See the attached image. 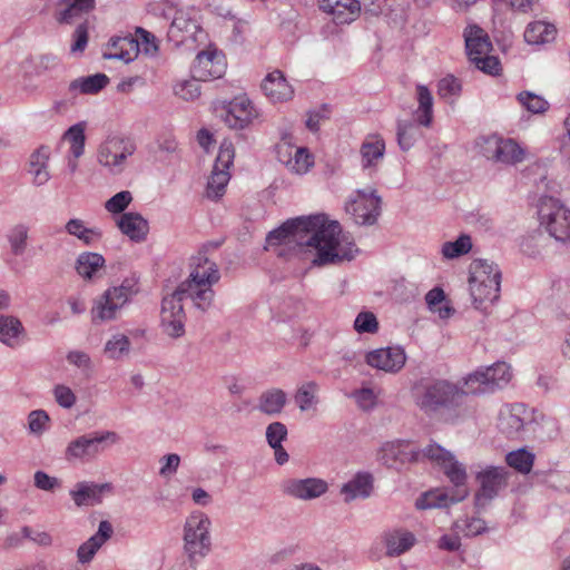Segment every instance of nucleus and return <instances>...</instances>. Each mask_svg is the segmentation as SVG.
<instances>
[{"instance_id": "f257e3e1", "label": "nucleus", "mask_w": 570, "mask_h": 570, "mask_svg": "<svg viewBox=\"0 0 570 570\" xmlns=\"http://www.w3.org/2000/svg\"><path fill=\"white\" fill-rule=\"evenodd\" d=\"M291 243L314 247L313 264L316 266L351 261L357 252L355 244L342 235L338 222L326 223L323 215L288 219L266 237V248Z\"/></svg>"}, {"instance_id": "f03ea898", "label": "nucleus", "mask_w": 570, "mask_h": 570, "mask_svg": "<svg viewBox=\"0 0 570 570\" xmlns=\"http://www.w3.org/2000/svg\"><path fill=\"white\" fill-rule=\"evenodd\" d=\"M219 243H208L191 257L189 276L181 282L170 294L183 304L190 299L194 307L206 312L213 304L215 292L213 286L219 281L220 274L215 262L209 259L207 253L210 248H218Z\"/></svg>"}, {"instance_id": "7ed1b4c3", "label": "nucleus", "mask_w": 570, "mask_h": 570, "mask_svg": "<svg viewBox=\"0 0 570 570\" xmlns=\"http://www.w3.org/2000/svg\"><path fill=\"white\" fill-rule=\"evenodd\" d=\"M448 380H431L422 382L415 389V404L428 416H453L464 409L469 394Z\"/></svg>"}, {"instance_id": "20e7f679", "label": "nucleus", "mask_w": 570, "mask_h": 570, "mask_svg": "<svg viewBox=\"0 0 570 570\" xmlns=\"http://www.w3.org/2000/svg\"><path fill=\"white\" fill-rule=\"evenodd\" d=\"M139 292L136 276L125 278L119 286L105 291L94 302L91 318L94 323H101L117 318L119 311Z\"/></svg>"}, {"instance_id": "39448f33", "label": "nucleus", "mask_w": 570, "mask_h": 570, "mask_svg": "<svg viewBox=\"0 0 570 570\" xmlns=\"http://www.w3.org/2000/svg\"><path fill=\"white\" fill-rule=\"evenodd\" d=\"M212 521L202 511L193 512L184 524V551L191 564L198 563L212 551Z\"/></svg>"}, {"instance_id": "423d86ee", "label": "nucleus", "mask_w": 570, "mask_h": 570, "mask_svg": "<svg viewBox=\"0 0 570 570\" xmlns=\"http://www.w3.org/2000/svg\"><path fill=\"white\" fill-rule=\"evenodd\" d=\"M501 272L498 265L485 259L474 261L471 265L470 293L474 303L480 305L499 299Z\"/></svg>"}, {"instance_id": "0eeeda50", "label": "nucleus", "mask_w": 570, "mask_h": 570, "mask_svg": "<svg viewBox=\"0 0 570 570\" xmlns=\"http://www.w3.org/2000/svg\"><path fill=\"white\" fill-rule=\"evenodd\" d=\"M423 456L439 465L449 481L453 484V501H463L469 495L465 466L455 460L454 455L436 443H431L422 450Z\"/></svg>"}, {"instance_id": "6e6552de", "label": "nucleus", "mask_w": 570, "mask_h": 570, "mask_svg": "<svg viewBox=\"0 0 570 570\" xmlns=\"http://www.w3.org/2000/svg\"><path fill=\"white\" fill-rule=\"evenodd\" d=\"M540 226L556 240L566 243L570 240V209L559 199L546 196L539 204Z\"/></svg>"}, {"instance_id": "1a4fd4ad", "label": "nucleus", "mask_w": 570, "mask_h": 570, "mask_svg": "<svg viewBox=\"0 0 570 570\" xmlns=\"http://www.w3.org/2000/svg\"><path fill=\"white\" fill-rule=\"evenodd\" d=\"M119 435L114 431L91 432L69 442L65 451L67 461L90 462L101 454L108 445L118 443Z\"/></svg>"}, {"instance_id": "9d476101", "label": "nucleus", "mask_w": 570, "mask_h": 570, "mask_svg": "<svg viewBox=\"0 0 570 570\" xmlns=\"http://www.w3.org/2000/svg\"><path fill=\"white\" fill-rule=\"evenodd\" d=\"M511 377L510 365L505 362H497L492 366L469 374L464 384L469 387L470 393L481 394L504 387L511 381Z\"/></svg>"}, {"instance_id": "9b49d317", "label": "nucleus", "mask_w": 570, "mask_h": 570, "mask_svg": "<svg viewBox=\"0 0 570 570\" xmlns=\"http://www.w3.org/2000/svg\"><path fill=\"white\" fill-rule=\"evenodd\" d=\"M136 145L131 139L118 136L108 137L98 148V163L111 174H121L127 165V159L134 155Z\"/></svg>"}, {"instance_id": "f8f14e48", "label": "nucleus", "mask_w": 570, "mask_h": 570, "mask_svg": "<svg viewBox=\"0 0 570 570\" xmlns=\"http://www.w3.org/2000/svg\"><path fill=\"white\" fill-rule=\"evenodd\" d=\"M479 146L487 159L503 165H515L525 156L524 149L515 140L499 135L482 137Z\"/></svg>"}, {"instance_id": "ddd939ff", "label": "nucleus", "mask_w": 570, "mask_h": 570, "mask_svg": "<svg viewBox=\"0 0 570 570\" xmlns=\"http://www.w3.org/2000/svg\"><path fill=\"white\" fill-rule=\"evenodd\" d=\"M169 14L173 12V20L167 31L168 40L176 46L187 41H198V35L203 32L198 12L194 8L176 9L168 7Z\"/></svg>"}, {"instance_id": "4468645a", "label": "nucleus", "mask_w": 570, "mask_h": 570, "mask_svg": "<svg viewBox=\"0 0 570 570\" xmlns=\"http://www.w3.org/2000/svg\"><path fill=\"white\" fill-rule=\"evenodd\" d=\"M510 472L504 466H488L476 474L480 489L474 497L478 509L484 508L499 492L508 485Z\"/></svg>"}, {"instance_id": "2eb2a0df", "label": "nucleus", "mask_w": 570, "mask_h": 570, "mask_svg": "<svg viewBox=\"0 0 570 570\" xmlns=\"http://www.w3.org/2000/svg\"><path fill=\"white\" fill-rule=\"evenodd\" d=\"M422 458H424L422 450L415 449L407 441L387 442L377 452V461L395 470H400L406 463L417 462Z\"/></svg>"}, {"instance_id": "dca6fc26", "label": "nucleus", "mask_w": 570, "mask_h": 570, "mask_svg": "<svg viewBox=\"0 0 570 570\" xmlns=\"http://www.w3.org/2000/svg\"><path fill=\"white\" fill-rule=\"evenodd\" d=\"M346 213L358 225H373L381 213V198L375 190H357L356 196L346 205Z\"/></svg>"}, {"instance_id": "f3484780", "label": "nucleus", "mask_w": 570, "mask_h": 570, "mask_svg": "<svg viewBox=\"0 0 570 570\" xmlns=\"http://www.w3.org/2000/svg\"><path fill=\"white\" fill-rule=\"evenodd\" d=\"M259 116L258 110L245 95L237 96L225 107L224 122L232 129H244Z\"/></svg>"}, {"instance_id": "a211bd4d", "label": "nucleus", "mask_w": 570, "mask_h": 570, "mask_svg": "<svg viewBox=\"0 0 570 570\" xmlns=\"http://www.w3.org/2000/svg\"><path fill=\"white\" fill-rule=\"evenodd\" d=\"M185 322L184 305L170 295L165 296L161 302L160 312L163 332L173 338L181 337L185 334Z\"/></svg>"}, {"instance_id": "6ab92c4d", "label": "nucleus", "mask_w": 570, "mask_h": 570, "mask_svg": "<svg viewBox=\"0 0 570 570\" xmlns=\"http://www.w3.org/2000/svg\"><path fill=\"white\" fill-rule=\"evenodd\" d=\"M226 70L224 55L217 50L199 52L191 66V76L202 81L220 78Z\"/></svg>"}, {"instance_id": "aec40b11", "label": "nucleus", "mask_w": 570, "mask_h": 570, "mask_svg": "<svg viewBox=\"0 0 570 570\" xmlns=\"http://www.w3.org/2000/svg\"><path fill=\"white\" fill-rule=\"evenodd\" d=\"M529 420L528 407L523 403L505 404L499 412L498 428L507 438L517 439Z\"/></svg>"}, {"instance_id": "412c9836", "label": "nucleus", "mask_w": 570, "mask_h": 570, "mask_svg": "<svg viewBox=\"0 0 570 570\" xmlns=\"http://www.w3.org/2000/svg\"><path fill=\"white\" fill-rule=\"evenodd\" d=\"M284 494L298 500H313L326 493V481L318 478L287 479L281 484Z\"/></svg>"}, {"instance_id": "4be33fe9", "label": "nucleus", "mask_w": 570, "mask_h": 570, "mask_svg": "<svg viewBox=\"0 0 570 570\" xmlns=\"http://www.w3.org/2000/svg\"><path fill=\"white\" fill-rule=\"evenodd\" d=\"M405 353L401 347H385L371 351L366 354V363L384 372H399L405 364Z\"/></svg>"}, {"instance_id": "5701e85b", "label": "nucleus", "mask_w": 570, "mask_h": 570, "mask_svg": "<svg viewBox=\"0 0 570 570\" xmlns=\"http://www.w3.org/2000/svg\"><path fill=\"white\" fill-rule=\"evenodd\" d=\"M381 541L385 547L386 556L394 558L411 550L416 542V538L406 529L392 528L381 534Z\"/></svg>"}, {"instance_id": "b1692460", "label": "nucleus", "mask_w": 570, "mask_h": 570, "mask_svg": "<svg viewBox=\"0 0 570 570\" xmlns=\"http://www.w3.org/2000/svg\"><path fill=\"white\" fill-rule=\"evenodd\" d=\"M261 88L272 102H284L293 98L294 89L286 80L284 73L276 69L266 75Z\"/></svg>"}, {"instance_id": "393cba45", "label": "nucleus", "mask_w": 570, "mask_h": 570, "mask_svg": "<svg viewBox=\"0 0 570 570\" xmlns=\"http://www.w3.org/2000/svg\"><path fill=\"white\" fill-rule=\"evenodd\" d=\"M112 489V484L108 482L97 484L82 481L78 482L75 489L70 491V497L77 507L95 505L101 502L105 493H111Z\"/></svg>"}, {"instance_id": "a878e982", "label": "nucleus", "mask_w": 570, "mask_h": 570, "mask_svg": "<svg viewBox=\"0 0 570 570\" xmlns=\"http://www.w3.org/2000/svg\"><path fill=\"white\" fill-rule=\"evenodd\" d=\"M139 53V42L131 35L114 37L104 51L105 59H117L126 63L135 60Z\"/></svg>"}, {"instance_id": "bb28decb", "label": "nucleus", "mask_w": 570, "mask_h": 570, "mask_svg": "<svg viewBox=\"0 0 570 570\" xmlns=\"http://www.w3.org/2000/svg\"><path fill=\"white\" fill-rule=\"evenodd\" d=\"M320 8L333 17L335 24L351 23L361 10L357 0H320Z\"/></svg>"}, {"instance_id": "cd10ccee", "label": "nucleus", "mask_w": 570, "mask_h": 570, "mask_svg": "<svg viewBox=\"0 0 570 570\" xmlns=\"http://www.w3.org/2000/svg\"><path fill=\"white\" fill-rule=\"evenodd\" d=\"M112 533L111 523L107 520L100 521L98 531L78 548V561L82 564L89 563L97 551L111 538Z\"/></svg>"}, {"instance_id": "c85d7f7f", "label": "nucleus", "mask_w": 570, "mask_h": 570, "mask_svg": "<svg viewBox=\"0 0 570 570\" xmlns=\"http://www.w3.org/2000/svg\"><path fill=\"white\" fill-rule=\"evenodd\" d=\"M360 154L363 169L376 168L384 158V139L377 134L367 135L361 145Z\"/></svg>"}, {"instance_id": "c756f323", "label": "nucleus", "mask_w": 570, "mask_h": 570, "mask_svg": "<svg viewBox=\"0 0 570 570\" xmlns=\"http://www.w3.org/2000/svg\"><path fill=\"white\" fill-rule=\"evenodd\" d=\"M465 49L470 60L487 56L492 50L488 33L479 26H469L464 30Z\"/></svg>"}, {"instance_id": "7c9ffc66", "label": "nucleus", "mask_w": 570, "mask_h": 570, "mask_svg": "<svg viewBox=\"0 0 570 570\" xmlns=\"http://www.w3.org/2000/svg\"><path fill=\"white\" fill-rule=\"evenodd\" d=\"M118 227L134 242H142L149 232L148 222L138 213H125L118 220Z\"/></svg>"}, {"instance_id": "2f4dec72", "label": "nucleus", "mask_w": 570, "mask_h": 570, "mask_svg": "<svg viewBox=\"0 0 570 570\" xmlns=\"http://www.w3.org/2000/svg\"><path fill=\"white\" fill-rule=\"evenodd\" d=\"M415 98L417 108L414 111L415 122L423 127H431L433 122V96L424 85H416Z\"/></svg>"}, {"instance_id": "473e14b6", "label": "nucleus", "mask_w": 570, "mask_h": 570, "mask_svg": "<svg viewBox=\"0 0 570 570\" xmlns=\"http://www.w3.org/2000/svg\"><path fill=\"white\" fill-rule=\"evenodd\" d=\"M287 403V394L277 387L268 389L261 393L257 401V410L266 415H278Z\"/></svg>"}, {"instance_id": "72a5a7b5", "label": "nucleus", "mask_w": 570, "mask_h": 570, "mask_svg": "<svg viewBox=\"0 0 570 570\" xmlns=\"http://www.w3.org/2000/svg\"><path fill=\"white\" fill-rule=\"evenodd\" d=\"M373 487V478L370 473H357L352 480L343 484L341 493L345 495V502L356 498H367Z\"/></svg>"}, {"instance_id": "f704fd0d", "label": "nucleus", "mask_w": 570, "mask_h": 570, "mask_svg": "<svg viewBox=\"0 0 570 570\" xmlns=\"http://www.w3.org/2000/svg\"><path fill=\"white\" fill-rule=\"evenodd\" d=\"M105 266V258L101 254L85 252L76 261V271L85 279L95 278Z\"/></svg>"}, {"instance_id": "c9c22d12", "label": "nucleus", "mask_w": 570, "mask_h": 570, "mask_svg": "<svg viewBox=\"0 0 570 570\" xmlns=\"http://www.w3.org/2000/svg\"><path fill=\"white\" fill-rule=\"evenodd\" d=\"M108 82L109 78L105 73H96L72 80L68 89L71 94L95 95L102 90Z\"/></svg>"}, {"instance_id": "e433bc0d", "label": "nucleus", "mask_w": 570, "mask_h": 570, "mask_svg": "<svg viewBox=\"0 0 570 570\" xmlns=\"http://www.w3.org/2000/svg\"><path fill=\"white\" fill-rule=\"evenodd\" d=\"M557 29L552 23L534 21L528 24L524 31V40L531 45H543L554 40Z\"/></svg>"}, {"instance_id": "4c0bfd02", "label": "nucleus", "mask_w": 570, "mask_h": 570, "mask_svg": "<svg viewBox=\"0 0 570 570\" xmlns=\"http://www.w3.org/2000/svg\"><path fill=\"white\" fill-rule=\"evenodd\" d=\"M453 501V492L443 489H434L425 492L421 498L416 500L417 509H434V508H448L451 504L458 503Z\"/></svg>"}, {"instance_id": "58836bf2", "label": "nucleus", "mask_w": 570, "mask_h": 570, "mask_svg": "<svg viewBox=\"0 0 570 570\" xmlns=\"http://www.w3.org/2000/svg\"><path fill=\"white\" fill-rule=\"evenodd\" d=\"M6 237L9 243L11 254L14 256H21L28 247L29 227L23 223L16 224L8 230Z\"/></svg>"}, {"instance_id": "ea45409f", "label": "nucleus", "mask_w": 570, "mask_h": 570, "mask_svg": "<svg viewBox=\"0 0 570 570\" xmlns=\"http://www.w3.org/2000/svg\"><path fill=\"white\" fill-rule=\"evenodd\" d=\"M65 230L69 235L77 237L85 245H91L101 237L99 229L87 227L83 220L79 218L69 219L65 225Z\"/></svg>"}, {"instance_id": "a19ab883", "label": "nucleus", "mask_w": 570, "mask_h": 570, "mask_svg": "<svg viewBox=\"0 0 570 570\" xmlns=\"http://www.w3.org/2000/svg\"><path fill=\"white\" fill-rule=\"evenodd\" d=\"M23 327L14 316L0 314V341L8 346H13Z\"/></svg>"}, {"instance_id": "79ce46f5", "label": "nucleus", "mask_w": 570, "mask_h": 570, "mask_svg": "<svg viewBox=\"0 0 570 570\" xmlns=\"http://www.w3.org/2000/svg\"><path fill=\"white\" fill-rule=\"evenodd\" d=\"M86 122L80 121L72 125L63 135V138L70 142V154L75 158H79L85 151Z\"/></svg>"}, {"instance_id": "37998d69", "label": "nucleus", "mask_w": 570, "mask_h": 570, "mask_svg": "<svg viewBox=\"0 0 570 570\" xmlns=\"http://www.w3.org/2000/svg\"><path fill=\"white\" fill-rule=\"evenodd\" d=\"M318 384L315 381H308L298 386L294 400L301 411H308L317 403Z\"/></svg>"}, {"instance_id": "c03bdc74", "label": "nucleus", "mask_w": 570, "mask_h": 570, "mask_svg": "<svg viewBox=\"0 0 570 570\" xmlns=\"http://www.w3.org/2000/svg\"><path fill=\"white\" fill-rule=\"evenodd\" d=\"M505 462L510 468H513L522 474H528L534 462V454L525 449L511 451L505 455Z\"/></svg>"}, {"instance_id": "a18cd8bd", "label": "nucleus", "mask_w": 570, "mask_h": 570, "mask_svg": "<svg viewBox=\"0 0 570 570\" xmlns=\"http://www.w3.org/2000/svg\"><path fill=\"white\" fill-rule=\"evenodd\" d=\"M229 179L230 174L228 170L214 167L207 184V196L210 198H218L223 196Z\"/></svg>"}, {"instance_id": "49530a36", "label": "nucleus", "mask_w": 570, "mask_h": 570, "mask_svg": "<svg viewBox=\"0 0 570 570\" xmlns=\"http://www.w3.org/2000/svg\"><path fill=\"white\" fill-rule=\"evenodd\" d=\"M313 156L305 147H296L293 160H287V168L295 174H305L313 166Z\"/></svg>"}, {"instance_id": "de8ad7c7", "label": "nucleus", "mask_w": 570, "mask_h": 570, "mask_svg": "<svg viewBox=\"0 0 570 570\" xmlns=\"http://www.w3.org/2000/svg\"><path fill=\"white\" fill-rule=\"evenodd\" d=\"M130 341L124 334L114 335L105 345V353L108 357L119 360L122 355L129 353Z\"/></svg>"}, {"instance_id": "09e8293b", "label": "nucleus", "mask_w": 570, "mask_h": 570, "mask_svg": "<svg viewBox=\"0 0 570 570\" xmlns=\"http://www.w3.org/2000/svg\"><path fill=\"white\" fill-rule=\"evenodd\" d=\"M472 247L471 237L461 235L454 242H446L442 246V254L445 258H456L470 252Z\"/></svg>"}, {"instance_id": "8fccbe9b", "label": "nucleus", "mask_w": 570, "mask_h": 570, "mask_svg": "<svg viewBox=\"0 0 570 570\" xmlns=\"http://www.w3.org/2000/svg\"><path fill=\"white\" fill-rule=\"evenodd\" d=\"M519 102L532 114H542L548 110L549 102L541 96L530 91H523L518 95Z\"/></svg>"}, {"instance_id": "3c124183", "label": "nucleus", "mask_w": 570, "mask_h": 570, "mask_svg": "<svg viewBox=\"0 0 570 570\" xmlns=\"http://www.w3.org/2000/svg\"><path fill=\"white\" fill-rule=\"evenodd\" d=\"M416 127L412 121H397L396 138L402 150H409L415 141Z\"/></svg>"}, {"instance_id": "603ef678", "label": "nucleus", "mask_w": 570, "mask_h": 570, "mask_svg": "<svg viewBox=\"0 0 570 570\" xmlns=\"http://www.w3.org/2000/svg\"><path fill=\"white\" fill-rule=\"evenodd\" d=\"M136 39L139 42V51L142 50V52L147 56H156L159 50L158 40L155 37L154 33L145 30L141 27H137L136 29Z\"/></svg>"}, {"instance_id": "864d4df0", "label": "nucleus", "mask_w": 570, "mask_h": 570, "mask_svg": "<svg viewBox=\"0 0 570 570\" xmlns=\"http://www.w3.org/2000/svg\"><path fill=\"white\" fill-rule=\"evenodd\" d=\"M461 90V81L452 75H448L438 82V95L443 99L458 97Z\"/></svg>"}, {"instance_id": "5fc2aeb1", "label": "nucleus", "mask_w": 570, "mask_h": 570, "mask_svg": "<svg viewBox=\"0 0 570 570\" xmlns=\"http://www.w3.org/2000/svg\"><path fill=\"white\" fill-rule=\"evenodd\" d=\"M199 79L191 76L189 80H183L174 87L175 95L184 100H194L200 95Z\"/></svg>"}, {"instance_id": "6e6d98bb", "label": "nucleus", "mask_w": 570, "mask_h": 570, "mask_svg": "<svg viewBox=\"0 0 570 570\" xmlns=\"http://www.w3.org/2000/svg\"><path fill=\"white\" fill-rule=\"evenodd\" d=\"M354 330L357 333H376L379 330V322L372 312H361L354 321Z\"/></svg>"}, {"instance_id": "4d7b16f0", "label": "nucleus", "mask_w": 570, "mask_h": 570, "mask_svg": "<svg viewBox=\"0 0 570 570\" xmlns=\"http://www.w3.org/2000/svg\"><path fill=\"white\" fill-rule=\"evenodd\" d=\"M50 155V147L42 145L37 148L29 158V173L46 169L48 167Z\"/></svg>"}, {"instance_id": "13d9d810", "label": "nucleus", "mask_w": 570, "mask_h": 570, "mask_svg": "<svg viewBox=\"0 0 570 570\" xmlns=\"http://www.w3.org/2000/svg\"><path fill=\"white\" fill-rule=\"evenodd\" d=\"M131 199L132 197L130 191L122 190L114 195L111 198H109L105 204V208L109 213L119 214L122 213L128 207Z\"/></svg>"}, {"instance_id": "bf43d9fd", "label": "nucleus", "mask_w": 570, "mask_h": 570, "mask_svg": "<svg viewBox=\"0 0 570 570\" xmlns=\"http://www.w3.org/2000/svg\"><path fill=\"white\" fill-rule=\"evenodd\" d=\"M471 62H473L479 70L491 76H497L501 71L500 60L489 53L487 56L474 58Z\"/></svg>"}, {"instance_id": "052dcab7", "label": "nucleus", "mask_w": 570, "mask_h": 570, "mask_svg": "<svg viewBox=\"0 0 570 570\" xmlns=\"http://www.w3.org/2000/svg\"><path fill=\"white\" fill-rule=\"evenodd\" d=\"M287 438V428L282 422H273L266 428V441L269 446L282 444Z\"/></svg>"}, {"instance_id": "680f3d73", "label": "nucleus", "mask_w": 570, "mask_h": 570, "mask_svg": "<svg viewBox=\"0 0 570 570\" xmlns=\"http://www.w3.org/2000/svg\"><path fill=\"white\" fill-rule=\"evenodd\" d=\"M352 396L354 397L357 405L364 411L372 410L375 406L377 400V395L371 387H362L356 390Z\"/></svg>"}, {"instance_id": "e2e57ef3", "label": "nucleus", "mask_w": 570, "mask_h": 570, "mask_svg": "<svg viewBox=\"0 0 570 570\" xmlns=\"http://www.w3.org/2000/svg\"><path fill=\"white\" fill-rule=\"evenodd\" d=\"M235 156L234 146L229 141H224L220 147L214 167L228 170L233 165Z\"/></svg>"}, {"instance_id": "0e129e2a", "label": "nucleus", "mask_w": 570, "mask_h": 570, "mask_svg": "<svg viewBox=\"0 0 570 570\" xmlns=\"http://www.w3.org/2000/svg\"><path fill=\"white\" fill-rule=\"evenodd\" d=\"M49 422V415L43 410H35L28 416V425L31 433L41 434Z\"/></svg>"}, {"instance_id": "69168bd1", "label": "nucleus", "mask_w": 570, "mask_h": 570, "mask_svg": "<svg viewBox=\"0 0 570 570\" xmlns=\"http://www.w3.org/2000/svg\"><path fill=\"white\" fill-rule=\"evenodd\" d=\"M53 394L57 403L65 409H70L76 403L75 393L66 385H57L53 390Z\"/></svg>"}, {"instance_id": "338daca9", "label": "nucleus", "mask_w": 570, "mask_h": 570, "mask_svg": "<svg viewBox=\"0 0 570 570\" xmlns=\"http://www.w3.org/2000/svg\"><path fill=\"white\" fill-rule=\"evenodd\" d=\"M159 474L164 478L175 474L180 464V456L176 453L164 455L160 459Z\"/></svg>"}, {"instance_id": "774afa93", "label": "nucleus", "mask_w": 570, "mask_h": 570, "mask_svg": "<svg viewBox=\"0 0 570 570\" xmlns=\"http://www.w3.org/2000/svg\"><path fill=\"white\" fill-rule=\"evenodd\" d=\"M59 65V59L53 55H42L35 63V73L42 76L48 71L53 70Z\"/></svg>"}]
</instances>
